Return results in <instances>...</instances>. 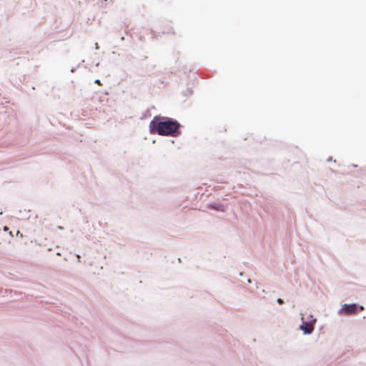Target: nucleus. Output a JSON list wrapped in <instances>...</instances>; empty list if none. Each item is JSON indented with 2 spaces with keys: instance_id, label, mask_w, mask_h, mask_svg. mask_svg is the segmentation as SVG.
<instances>
[{
  "instance_id": "obj_6",
  "label": "nucleus",
  "mask_w": 366,
  "mask_h": 366,
  "mask_svg": "<svg viewBox=\"0 0 366 366\" xmlns=\"http://www.w3.org/2000/svg\"><path fill=\"white\" fill-rule=\"evenodd\" d=\"M95 83L97 84L98 85H100V86L102 85V83L99 79L95 80Z\"/></svg>"
},
{
  "instance_id": "obj_3",
  "label": "nucleus",
  "mask_w": 366,
  "mask_h": 366,
  "mask_svg": "<svg viewBox=\"0 0 366 366\" xmlns=\"http://www.w3.org/2000/svg\"><path fill=\"white\" fill-rule=\"evenodd\" d=\"M315 322V320H314L311 322H303V324L300 326L302 330L304 331L305 334L311 333L314 330L313 324Z\"/></svg>"
},
{
  "instance_id": "obj_5",
  "label": "nucleus",
  "mask_w": 366,
  "mask_h": 366,
  "mask_svg": "<svg viewBox=\"0 0 366 366\" xmlns=\"http://www.w3.org/2000/svg\"><path fill=\"white\" fill-rule=\"evenodd\" d=\"M277 302L280 304V305H282L284 303L283 300L281 299V298H278L277 299Z\"/></svg>"
},
{
  "instance_id": "obj_4",
  "label": "nucleus",
  "mask_w": 366,
  "mask_h": 366,
  "mask_svg": "<svg viewBox=\"0 0 366 366\" xmlns=\"http://www.w3.org/2000/svg\"><path fill=\"white\" fill-rule=\"evenodd\" d=\"M211 208L214 209H217V210H219V211H221V212H224V207L223 206H214V205H211L210 206Z\"/></svg>"
},
{
  "instance_id": "obj_2",
  "label": "nucleus",
  "mask_w": 366,
  "mask_h": 366,
  "mask_svg": "<svg viewBox=\"0 0 366 366\" xmlns=\"http://www.w3.org/2000/svg\"><path fill=\"white\" fill-rule=\"evenodd\" d=\"M358 310L362 311L364 310V307L362 306L358 307L355 304L345 305L342 309V312L344 314L349 315L357 313Z\"/></svg>"
},
{
  "instance_id": "obj_1",
  "label": "nucleus",
  "mask_w": 366,
  "mask_h": 366,
  "mask_svg": "<svg viewBox=\"0 0 366 366\" xmlns=\"http://www.w3.org/2000/svg\"><path fill=\"white\" fill-rule=\"evenodd\" d=\"M179 128V124L169 118L155 117L149 123L150 132L159 135L174 136Z\"/></svg>"
}]
</instances>
